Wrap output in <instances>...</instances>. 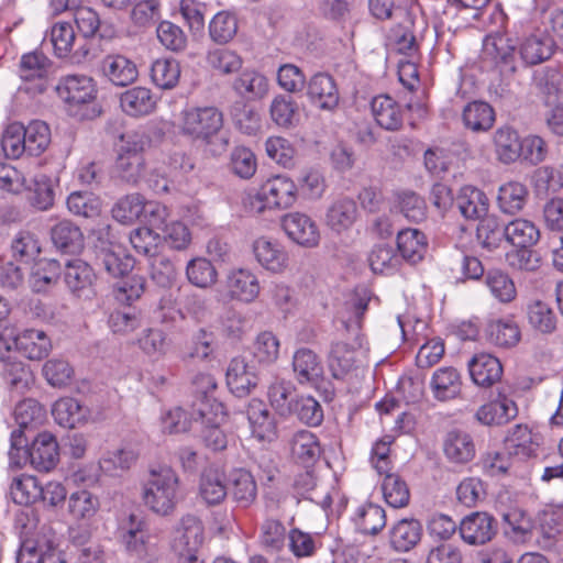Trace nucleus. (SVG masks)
I'll list each match as a JSON object with an SVG mask.
<instances>
[{"label":"nucleus","mask_w":563,"mask_h":563,"mask_svg":"<svg viewBox=\"0 0 563 563\" xmlns=\"http://www.w3.org/2000/svg\"><path fill=\"white\" fill-rule=\"evenodd\" d=\"M144 507L159 517L172 516L181 499L180 479L168 465L152 466L141 483Z\"/></svg>","instance_id":"nucleus-1"},{"label":"nucleus","mask_w":563,"mask_h":563,"mask_svg":"<svg viewBox=\"0 0 563 563\" xmlns=\"http://www.w3.org/2000/svg\"><path fill=\"white\" fill-rule=\"evenodd\" d=\"M150 142V136L141 131L121 136L114 164V172L120 180L135 186L145 179L147 169L144 152Z\"/></svg>","instance_id":"nucleus-2"},{"label":"nucleus","mask_w":563,"mask_h":563,"mask_svg":"<svg viewBox=\"0 0 563 563\" xmlns=\"http://www.w3.org/2000/svg\"><path fill=\"white\" fill-rule=\"evenodd\" d=\"M179 133L210 146L223 128V114L213 106L186 107L178 117Z\"/></svg>","instance_id":"nucleus-3"},{"label":"nucleus","mask_w":563,"mask_h":563,"mask_svg":"<svg viewBox=\"0 0 563 563\" xmlns=\"http://www.w3.org/2000/svg\"><path fill=\"white\" fill-rule=\"evenodd\" d=\"M298 198L297 184L285 174L272 175L260 186L251 198V209L256 213L266 210H286L291 208Z\"/></svg>","instance_id":"nucleus-4"},{"label":"nucleus","mask_w":563,"mask_h":563,"mask_svg":"<svg viewBox=\"0 0 563 563\" xmlns=\"http://www.w3.org/2000/svg\"><path fill=\"white\" fill-rule=\"evenodd\" d=\"M15 349L29 360L40 361L52 350L51 339L43 330L25 329L15 333L12 328L0 330V353Z\"/></svg>","instance_id":"nucleus-5"},{"label":"nucleus","mask_w":563,"mask_h":563,"mask_svg":"<svg viewBox=\"0 0 563 563\" xmlns=\"http://www.w3.org/2000/svg\"><path fill=\"white\" fill-rule=\"evenodd\" d=\"M203 542V526L194 515H185L175 525L172 532V547L183 563H199L196 552Z\"/></svg>","instance_id":"nucleus-6"},{"label":"nucleus","mask_w":563,"mask_h":563,"mask_svg":"<svg viewBox=\"0 0 563 563\" xmlns=\"http://www.w3.org/2000/svg\"><path fill=\"white\" fill-rule=\"evenodd\" d=\"M221 287L225 299L245 305L253 303L258 298L262 290L257 274L244 267H233L229 269Z\"/></svg>","instance_id":"nucleus-7"},{"label":"nucleus","mask_w":563,"mask_h":563,"mask_svg":"<svg viewBox=\"0 0 563 563\" xmlns=\"http://www.w3.org/2000/svg\"><path fill=\"white\" fill-rule=\"evenodd\" d=\"M59 98L68 106V110L77 114V108L86 106L96 99L97 86L95 80L87 75H68L63 77L57 85Z\"/></svg>","instance_id":"nucleus-8"},{"label":"nucleus","mask_w":563,"mask_h":563,"mask_svg":"<svg viewBox=\"0 0 563 563\" xmlns=\"http://www.w3.org/2000/svg\"><path fill=\"white\" fill-rule=\"evenodd\" d=\"M256 263L271 274H284L289 267V254L276 239L258 236L252 243Z\"/></svg>","instance_id":"nucleus-9"},{"label":"nucleus","mask_w":563,"mask_h":563,"mask_svg":"<svg viewBox=\"0 0 563 563\" xmlns=\"http://www.w3.org/2000/svg\"><path fill=\"white\" fill-rule=\"evenodd\" d=\"M118 536L126 551L137 556L147 553L151 534L146 519L137 514L123 517L118 526Z\"/></svg>","instance_id":"nucleus-10"},{"label":"nucleus","mask_w":563,"mask_h":563,"mask_svg":"<svg viewBox=\"0 0 563 563\" xmlns=\"http://www.w3.org/2000/svg\"><path fill=\"white\" fill-rule=\"evenodd\" d=\"M282 228L287 238L307 249L316 247L320 242V231L316 221L308 214L294 211L283 216Z\"/></svg>","instance_id":"nucleus-11"},{"label":"nucleus","mask_w":563,"mask_h":563,"mask_svg":"<svg viewBox=\"0 0 563 563\" xmlns=\"http://www.w3.org/2000/svg\"><path fill=\"white\" fill-rule=\"evenodd\" d=\"M201 423V438L206 445L213 451H221L228 445L227 434L221 426L227 420V410L223 404L202 406L198 415Z\"/></svg>","instance_id":"nucleus-12"},{"label":"nucleus","mask_w":563,"mask_h":563,"mask_svg":"<svg viewBox=\"0 0 563 563\" xmlns=\"http://www.w3.org/2000/svg\"><path fill=\"white\" fill-rule=\"evenodd\" d=\"M358 219V208L354 199L339 197L327 208L324 216L325 227L336 235L351 231Z\"/></svg>","instance_id":"nucleus-13"},{"label":"nucleus","mask_w":563,"mask_h":563,"mask_svg":"<svg viewBox=\"0 0 563 563\" xmlns=\"http://www.w3.org/2000/svg\"><path fill=\"white\" fill-rule=\"evenodd\" d=\"M76 34L69 22H56L44 38V44H51L53 54L58 58L70 57L77 62L88 53L82 47L75 49Z\"/></svg>","instance_id":"nucleus-14"},{"label":"nucleus","mask_w":563,"mask_h":563,"mask_svg":"<svg viewBox=\"0 0 563 563\" xmlns=\"http://www.w3.org/2000/svg\"><path fill=\"white\" fill-rule=\"evenodd\" d=\"M459 532L465 543L483 545L496 534L495 519L487 512H473L462 519Z\"/></svg>","instance_id":"nucleus-15"},{"label":"nucleus","mask_w":563,"mask_h":563,"mask_svg":"<svg viewBox=\"0 0 563 563\" xmlns=\"http://www.w3.org/2000/svg\"><path fill=\"white\" fill-rule=\"evenodd\" d=\"M18 563H66L62 551L45 536L21 543Z\"/></svg>","instance_id":"nucleus-16"},{"label":"nucleus","mask_w":563,"mask_h":563,"mask_svg":"<svg viewBox=\"0 0 563 563\" xmlns=\"http://www.w3.org/2000/svg\"><path fill=\"white\" fill-rule=\"evenodd\" d=\"M307 96L311 103L325 111H333L340 100L334 79L324 73H318L309 79Z\"/></svg>","instance_id":"nucleus-17"},{"label":"nucleus","mask_w":563,"mask_h":563,"mask_svg":"<svg viewBox=\"0 0 563 563\" xmlns=\"http://www.w3.org/2000/svg\"><path fill=\"white\" fill-rule=\"evenodd\" d=\"M442 446L446 460L456 465L467 464L476 454L473 437L461 429L448 431Z\"/></svg>","instance_id":"nucleus-18"},{"label":"nucleus","mask_w":563,"mask_h":563,"mask_svg":"<svg viewBox=\"0 0 563 563\" xmlns=\"http://www.w3.org/2000/svg\"><path fill=\"white\" fill-rule=\"evenodd\" d=\"M99 509L98 496L88 489H78L68 497L67 511L78 527H90Z\"/></svg>","instance_id":"nucleus-19"},{"label":"nucleus","mask_w":563,"mask_h":563,"mask_svg":"<svg viewBox=\"0 0 563 563\" xmlns=\"http://www.w3.org/2000/svg\"><path fill=\"white\" fill-rule=\"evenodd\" d=\"M292 369L301 385L318 387L323 378V365L319 356L310 349H298L292 356Z\"/></svg>","instance_id":"nucleus-20"},{"label":"nucleus","mask_w":563,"mask_h":563,"mask_svg":"<svg viewBox=\"0 0 563 563\" xmlns=\"http://www.w3.org/2000/svg\"><path fill=\"white\" fill-rule=\"evenodd\" d=\"M100 71L115 86H128L137 79L135 63L121 54H109L100 63Z\"/></svg>","instance_id":"nucleus-21"},{"label":"nucleus","mask_w":563,"mask_h":563,"mask_svg":"<svg viewBox=\"0 0 563 563\" xmlns=\"http://www.w3.org/2000/svg\"><path fill=\"white\" fill-rule=\"evenodd\" d=\"M30 462L41 472L53 470L59 460V449L55 437L49 432H42L33 440L29 449Z\"/></svg>","instance_id":"nucleus-22"},{"label":"nucleus","mask_w":563,"mask_h":563,"mask_svg":"<svg viewBox=\"0 0 563 563\" xmlns=\"http://www.w3.org/2000/svg\"><path fill=\"white\" fill-rule=\"evenodd\" d=\"M65 283L78 298H89L95 294L96 275L89 264L81 260H73L65 265Z\"/></svg>","instance_id":"nucleus-23"},{"label":"nucleus","mask_w":563,"mask_h":563,"mask_svg":"<svg viewBox=\"0 0 563 563\" xmlns=\"http://www.w3.org/2000/svg\"><path fill=\"white\" fill-rule=\"evenodd\" d=\"M518 408L516 402L505 395L489 402L482 405L476 413L475 419L483 426H501L516 418Z\"/></svg>","instance_id":"nucleus-24"},{"label":"nucleus","mask_w":563,"mask_h":563,"mask_svg":"<svg viewBox=\"0 0 563 563\" xmlns=\"http://www.w3.org/2000/svg\"><path fill=\"white\" fill-rule=\"evenodd\" d=\"M467 366L471 378L477 386L489 387L503 375L500 361L489 353L475 354L468 361Z\"/></svg>","instance_id":"nucleus-25"},{"label":"nucleus","mask_w":563,"mask_h":563,"mask_svg":"<svg viewBox=\"0 0 563 563\" xmlns=\"http://www.w3.org/2000/svg\"><path fill=\"white\" fill-rule=\"evenodd\" d=\"M456 205L466 220H482L489 210V199L479 188L465 185L456 196Z\"/></svg>","instance_id":"nucleus-26"},{"label":"nucleus","mask_w":563,"mask_h":563,"mask_svg":"<svg viewBox=\"0 0 563 563\" xmlns=\"http://www.w3.org/2000/svg\"><path fill=\"white\" fill-rule=\"evenodd\" d=\"M227 385L236 397L247 396L257 385V377L243 357L231 360L227 368Z\"/></svg>","instance_id":"nucleus-27"},{"label":"nucleus","mask_w":563,"mask_h":563,"mask_svg":"<svg viewBox=\"0 0 563 563\" xmlns=\"http://www.w3.org/2000/svg\"><path fill=\"white\" fill-rule=\"evenodd\" d=\"M247 420L251 433L258 441H273L276 438V423L265 404L260 399H252L249 402Z\"/></svg>","instance_id":"nucleus-28"},{"label":"nucleus","mask_w":563,"mask_h":563,"mask_svg":"<svg viewBox=\"0 0 563 563\" xmlns=\"http://www.w3.org/2000/svg\"><path fill=\"white\" fill-rule=\"evenodd\" d=\"M52 415L60 427L73 429L88 422L90 410L75 398L63 397L54 402Z\"/></svg>","instance_id":"nucleus-29"},{"label":"nucleus","mask_w":563,"mask_h":563,"mask_svg":"<svg viewBox=\"0 0 563 563\" xmlns=\"http://www.w3.org/2000/svg\"><path fill=\"white\" fill-rule=\"evenodd\" d=\"M98 257L106 271L113 277L126 274L133 267V258L124 247L115 241H100Z\"/></svg>","instance_id":"nucleus-30"},{"label":"nucleus","mask_w":563,"mask_h":563,"mask_svg":"<svg viewBox=\"0 0 563 563\" xmlns=\"http://www.w3.org/2000/svg\"><path fill=\"white\" fill-rule=\"evenodd\" d=\"M520 141L518 132L511 126L498 128L493 134V147L496 159L503 165H510L520 158Z\"/></svg>","instance_id":"nucleus-31"},{"label":"nucleus","mask_w":563,"mask_h":563,"mask_svg":"<svg viewBox=\"0 0 563 563\" xmlns=\"http://www.w3.org/2000/svg\"><path fill=\"white\" fill-rule=\"evenodd\" d=\"M421 536V523L415 518H404L391 526L389 544L397 552H407L420 542Z\"/></svg>","instance_id":"nucleus-32"},{"label":"nucleus","mask_w":563,"mask_h":563,"mask_svg":"<svg viewBox=\"0 0 563 563\" xmlns=\"http://www.w3.org/2000/svg\"><path fill=\"white\" fill-rule=\"evenodd\" d=\"M157 99L146 87H133L120 96V106L130 117H143L152 113L156 108Z\"/></svg>","instance_id":"nucleus-33"},{"label":"nucleus","mask_w":563,"mask_h":563,"mask_svg":"<svg viewBox=\"0 0 563 563\" xmlns=\"http://www.w3.org/2000/svg\"><path fill=\"white\" fill-rule=\"evenodd\" d=\"M372 114L376 123L385 130H397L402 124L401 106L390 96L379 95L371 102Z\"/></svg>","instance_id":"nucleus-34"},{"label":"nucleus","mask_w":563,"mask_h":563,"mask_svg":"<svg viewBox=\"0 0 563 563\" xmlns=\"http://www.w3.org/2000/svg\"><path fill=\"white\" fill-rule=\"evenodd\" d=\"M541 536L538 540L544 550L563 555V508L547 514L541 522Z\"/></svg>","instance_id":"nucleus-35"},{"label":"nucleus","mask_w":563,"mask_h":563,"mask_svg":"<svg viewBox=\"0 0 563 563\" xmlns=\"http://www.w3.org/2000/svg\"><path fill=\"white\" fill-rule=\"evenodd\" d=\"M528 197L529 190L523 183L509 180L498 188L497 206L505 214H516L525 208Z\"/></svg>","instance_id":"nucleus-36"},{"label":"nucleus","mask_w":563,"mask_h":563,"mask_svg":"<svg viewBox=\"0 0 563 563\" xmlns=\"http://www.w3.org/2000/svg\"><path fill=\"white\" fill-rule=\"evenodd\" d=\"M433 397L440 401L456 398L462 388L460 373L454 367H441L437 369L430 380Z\"/></svg>","instance_id":"nucleus-37"},{"label":"nucleus","mask_w":563,"mask_h":563,"mask_svg":"<svg viewBox=\"0 0 563 563\" xmlns=\"http://www.w3.org/2000/svg\"><path fill=\"white\" fill-rule=\"evenodd\" d=\"M487 340L500 347H512L521 339L519 325L512 318L492 319L485 328Z\"/></svg>","instance_id":"nucleus-38"},{"label":"nucleus","mask_w":563,"mask_h":563,"mask_svg":"<svg viewBox=\"0 0 563 563\" xmlns=\"http://www.w3.org/2000/svg\"><path fill=\"white\" fill-rule=\"evenodd\" d=\"M397 247L405 261L417 264L427 253L428 241L420 230L405 229L397 234Z\"/></svg>","instance_id":"nucleus-39"},{"label":"nucleus","mask_w":563,"mask_h":563,"mask_svg":"<svg viewBox=\"0 0 563 563\" xmlns=\"http://www.w3.org/2000/svg\"><path fill=\"white\" fill-rule=\"evenodd\" d=\"M234 91L249 100L263 99L269 89L268 79L254 69L243 70L233 81Z\"/></svg>","instance_id":"nucleus-40"},{"label":"nucleus","mask_w":563,"mask_h":563,"mask_svg":"<svg viewBox=\"0 0 563 563\" xmlns=\"http://www.w3.org/2000/svg\"><path fill=\"white\" fill-rule=\"evenodd\" d=\"M135 344L144 355L153 361L163 358L170 349V340L167 333L159 328L142 330L135 340Z\"/></svg>","instance_id":"nucleus-41"},{"label":"nucleus","mask_w":563,"mask_h":563,"mask_svg":"<svg viewBox=\"0 0 563 563\" xmlns=\"http://www.w3.org/2000/svg\"><path fill=\"white\" fill-rule=\"evenodd\" d=\"M228 495L225 475L214 468L205 470L199 481V496L208 505H219Z\"/></svg>","instance_id":"nucleus-42"},{"label":"nucleus","mask_w":563,"mask_h":563,"mask_svg":"<svg viewBox=\"0 0 563 563\" xmlns=\"http://www.w3.org/2000/svg\"><path fill=\"white\" fill-rule=\"evenodd\" d=\"M51 238L54 245L64 253H78L84 247V235L80 229L67 220L53 227Z\"/></svg>","instance_id":"nucleus-43"},{"label":"nucleus","mask_w":563,"mask_h":563,"mask_svg":"<svg viewBox=\"0 0 563 563\" xmlns=\"http://www.w3.org/2000/svg\"><path fill=\"white\" fill-rule=\"evenodd\" d=\"M295 386L290 380L275 378L267 389V398L273 409L282 417L291 416L296 400Z\"/></svg>","instance_id":"nucleus-44"},{"label":"nucleus","mask_w":563,"mask_h":563,"mask_svg":"<svg viewBox=\"0 0 563 563\" xmlns=\"http://www.w3.org/2000/svg\"><path fill=\"white\" fill-rule=\"evenodd\" d=\"M356 529L364 534H377L386 526L385 509L376 504L360 506L353 516Z\"/></svg>","instance_id":"nucleus-45"},{"label":"nucleus","mask_w":563,"mask_h":563,"mask_svg":"<svg viewBox=\"0 0 563 563\" xmlns=\"http://www.w3.org/2000/svg\"><path fill=\"white\" fill-rule=\"evenodd\" d=\"M292 456L301 464L309 466L318 461L321 454L320 443L314 433L301 430L291 440Z\"/></svg>","instance_id":"nucleus-46"},{"label":"nucleus","mask_w":563,"mask_h":563,"mask_svg":"<svg viewBox=\"0 0 563 563\" xmlns=\"http://www.w3.org/2000/svg\"><path fill=\"white\" fill-rule=\"evenodd\" d=\"M476 238L482 247L495 251L506 241V225L496 216L485 217L477 225Z\"/></svg>","instance_id":"nucleus-47"},{"label":"nucleus","mask_w":563,"mask_h":563,"mask_svg":"<svg viewBox=\"0 0 563 563\" xmlns=\"http://www.w3.org/2000/svg\"><path fill=\"white\" fill-rule=\"evenodd\" d=\"M462 120L467 129L474 132H486L494 125L495 111L484 101H474L465 106Z\"/></svg>","instance_id":"nucleus-48"},{"label":"nucleus","mask_w":563,"mask_h":563,"mask_svg":"<svg viewBox=\"0 0 563 563\" xmlns=\"http://www.w3.org/2000/svg\"><path fill=\"white\" fill-rule=\"evenodd\" d=\"M539 239L540 231L530 220L518 218L506 224V241L515 247L533 246Z\"/></svg>","instance_id":"nucleus-49"},{"label":"nucleus","mask_w":563,"mask_h":563,"mask_svg":"<svg viewBox=\"0 0 563 563\" xmlns=\"http://www.w3.org/2000/svg\"><path fill=\"white\" fill-rule=\"evenodd\" d=\"M231 494L241 507H249L257 495L256 483L252 474L245 470H234L230 474Z\"/></svg>","instance_id":"nucleus-50"},{"label":"nucleus","mask_w":563,"mask_h":563,"mask_svg":"<svg viewBox=\"0 0 563 563\" xmlns=\"http://www.w3.org/2000/svg\"><path fill=\"white\" fill-rule=\"evenodd\" d=\"M206 62L208 67L219 75H231L243 66V58L233 49L228 47H214L207 52Z\"/></svg>","instance_id":"nucleus-51"},{"label":"nucleus","mask_w":563,"mask_h":563,"mask_svg":"<svg viewBox=\"0 0 563 563\" xmlns=\"http://www.w3.org/2000/svg\"><path fill=\"white\" fill-rule=\"evenodd\" d=\"M269 113L273 122L280 128H292L299 122V107L288 96L278 95L271 102Z\"/></svg>","instance_id":"nucleus-52"},{"label":"nucleus","mask_w":563,"mask_h":563,"mask_svg":"<svg viewBox=\"0 0 563 563\" xmlns=\"http://www.w3.org/2000/svg\"><path fill=\"white\" fill-rule=\"evenodd\" d=\"M485 285L490 295L501 303L512 302L517 297V288L512 278L500 269L489 271L485 275Z\"/></svg>","instance_id":"nucleus-53"},{"label":"nucleus","mask_w":563,"mask_h":563,"mask_svg":"<svg viewBox=\"0 0 563 563\" xmlns=\"http://www.w3.org/2000/svg\"><path fill=\"white\" fill-rule=\"evenodd\" d=\"M505 443L511 453L530 456L539 446V438L528 426L517 424L509 431Z\"/></svg>","instance_id":"nucleus-54"},{"label":"nucleus","mask_w":563,"mask_h":563,"mask_svg":"<svg viewBox=\"0 0 563 563\" xmlns=\"http://www.w3.org/2000/svg\"><path fill=\"white\" fill-rule=\"evenodd\" d=\"M41 482L37 477L27 474H21L12 479L10 493L12 499L19 505H31L40 500Z\"/></svg>","instance_id":"nucleus-55"},{"label":"nucleus","mask_w":563,"mask_h":563,"mask_svg":"<svg viewBox=\"0 0 563 563\" xmlns=\"http://www.w3.org/2000/svg\"><path fill=\"white\" fill-rule=\"evenodd\" d=\"M186 277L195 287L207 289L217 283L218 272L209 260L195 257L186 265Z\"/></svg>","instance_id":"nucleus-56"},{"label":"nucleus","mask_w":563,"mask_h":563,"mask_svg":"<svg viewBox=\"0 0 563 563\" xmlns=\"http://www.w3.org/2000/svg\"><path fill=\"white\" fill-rule=\"evenodd\" d=\"M145 198L137 192L121 197L112 207V217L120 223L130 224L141 220Z\"/></svg>","instance_id":"nucleus-57"},{"label":"nucleus","mask_w":563,"mask_h":563,"mask_svg":"<svg viewBox=\"0 0 563 563\" xmlns=\"http://www.w3.org/2000/svg\"><path fill=\"white\" fill-rule=\"evenodd\" d=\"M23 136L27 154L31 156L41 155L51 144V129L41 120H33L26 126L23 125Z\"/></svg>","instance_id":"nucleus-58"},{"label":"nucleus","mask_w":563,"mask_h":563,"mask_svg":"<svg viewBox=\"0 0 563 563\" xmlns=\"http://www.w3.org/2000/svg\"><path fill=\"white\" fill-rule=\"evenodd\" d=\"M217 387V380L211 374L199 373L195 376L192 380V393L196 399L192 402V408L197 416L202 406L210 405V407H213L214 404H222L214 396Z\"/></svg>","instance_id":"nucleus-59"},{"label":"nucleus","mask_w":563,"mask_h":563,"mask_svg":"<svg viewBox=\"0 0 563 563\" xmlns=\"http://www.w3.org/2000/svg\"><path fill=\"white\" fill-rule=\"evenodd\" d=\"M180 66L174 58H158L151 67V79L161 89H173L179 81Z\"/></svg>","instance_id":"nucleus-60"},{"label":"nucleus","mask_w":563,"mask_h":563,"mask_svg":"<svg viewBox=\"0 0 563 563\" xmlns=\"http://www.w3.org/2000/svg\"><path fill=\"white\" fill-rule=\"evenodd\" d=\"M60 275V264L55 260H40L32 268L30 285L34 291H44L56 284Z\"/></svg>","instance_id":"nucleus-61"},{"label":"nucleus","mask_w":563,"mask_h":563,"mask_svg":"<svg viewBox=\"0 0 563 563\" xmlns=\"http://www.w3.org/2000/svg\"><path fill=\"white\" fill-rule=\"evenodd\" d=\"M384 475L382 492L385 501L393 508L406 507L410 499V493L406 482L394 473L387 472Z\"/></svg>","instance_id":"nucleus-62"},{"label":"nucleus","mask_w":563,"mask_h":563,"mask_svg":"<svg viewBox=\"0 0 563 563\" xmlns=\"http://www.w3.org/2000/svg\"><path fill=\"white\" fill-rule=\"evenodd\" d=\"M368 263L374 273L390 275L398 271L401 262L393 246L378 244L372 249Z\"/></svg>","instance_id":"nucleus-63"},{"label":"nucleus","mask_w":563,"mask_h":563,"mask_svg":"<svg viewBox=\"0 0 563 563\" xmlns=\"http://www.w3.org/2000/svg\"><path fill=\"white\" fill-rule=\"evenodd\" d=\"M329 368L333 377L343 378L353 368H356V351L345 343H335L330 353Z\"/></svg>","instance_id":"nucleus-64"}]
</instances>
